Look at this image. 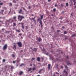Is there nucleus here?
<instances>
[{
	"label": "nucleus",
	"mask_w": 76,
	"mask_h": 76,
	"mask_svg": "<svg viewBox=\"0 0 76 76\" xmlns=\"http://www.w3.org/2000/svg\"><path fill=\"white\" fill-rule=\"evenodd\" d=\"M25 17L22 15H19L18 16V19H20V21H22V19H24Z\"/></svg>",
	"instance_id": "obj_1"
},
{
	"label": "nucleus",
	"mask_w": 76,
	"mask_h": 76,
	"mask_svg": "<svg viewBox=\"0 0 76 76\" xmlns=\"http://www.w3.org/2000/svg\"><path fill=\"white\" fill-rule=\"evenodd\" d=\"M7 22H8V24H9L10 22L11 23H12L13 22V20L12 19L10 18L9 19V20H7Z\"/></svg>",
	"instance_id": "obj_2"
},
{
	"label": "nucleus",
	"mask_w": 76,
	"mask_h": 76,
	"mask_svg": "<svg viewBox=\"0 0 76 76\" xmlns=\"http://www.w3.org/2000/svg\"><path fill=\"white\" fill-rule=\"evenodd\" d=\"M7 45L5 44L3 47V50H6L7 49Z\"/></svg>",
	"instance_id": "obj_3"
},
{
	"label": "nucleus",
	"mask_w": 76,
	"mask_h": 76,
	"mask_svg": "<svg viewBox=\"0 0 76 76\" xmlns=\"http://www.w3.org/2000/svg\"><path fill=\"white\" fill-rule=\"evenodd\" d=\"M17 44L18 45L19 47H22V43H21V42H18L17 43Z\"/></svg>",
	"instance_id": "obj_4"
},
{
	"label": "nucleus",
	"mask_w": 76,
	"mask_h": 76,
	"mask_svg": "<svg viewBox=\"0 0 76 76\" xmlns=\"http://www.w3.org/2000/svg\"><path fill=\"white\" fill-rule=\"evenodd\" d=\"M37 39L39 42H40V41H42V39L40 37H37Z\"/></svg>",
	"instance_id": "obj_5"
},
{
	"label": "nucleus",
	"mask_w": 76,
	"mask_h": 76,
	"mask_svg": "<svg viewBox=\"0 0 76 76\" xmlns=\"http://www.w3.org/2000/svg\"><path fill=\"white\" fill-rule=\"evenodd\" d=\"M39 24L41 25V27L42 28L43 26V25H42V22L41 20H40L39 22Z\"/></svg>",
	"instance_id": "obj_6"
},
{
	"label": "nucleus",
	"mask_w": 76,
	"mask_h": 76,
	"mask_svg": "<svg viewBox=\"0 0 76 76\" xmlns=\"http://www.w3.org/2000/svg\"><path fill=\"white\" fill-rule=\"evenodd\" d=\"M21 28L22 29H25V27H24V26L23 25H24V23H21Z\"/></svg>",
	"instance_id": "obj_7"
},
{
	"label": "nucleus",
	"mask_w": 76,
	"mask_h": 76,
	"mask_svg": "<svg viewBox=\"0 0 76 76\" xmlns=\"http://www.w3.org/2000/svg\"><path fill=\"white\" fill-rule=\"evenodd\" d=\"M12 47L13 50H16V46L15 45H14Z\"/></svg>",
	"instance_id": "obj_8"
},
{
	"label": "nucleus",
	"mask_w": 76,
	"mask_h": 76,
	"mask_svg": "<svg viewBox=\"0 0 76 76\" xmlns=\"http://www.w3.org/2000/svg\"><path fill=\"white\" fill-rule=\"evenodd\" d=\"M48 69L49 70H50V69L51 67V64H48Z\"/></svg>",
	"instance_id": "obj_9"
},
{
	"label": "nucleus",
	"mask_w": 76,
	"mask_h": 76,
	"mask_svg": "<svg viewBox=\"0 0 76 76\" xmlns=\"http://www.w3.org/2000/svg\"><path fill=\"white\" fill-rule=\"evenodd\" d=\"M32 50L33 51H34L36 52L37 51V48H34L33 49L32 48H31Z\"/></svg>",
	"instance_id": "obj_10"
},
{
	"label": "nucleus",
	"mask_w": 76,
	"mask_h": 76,
	"mask_svg": "<svg viewBox=\"0 0 76 76\" xmlns=\"http://www.w3.org/2000/svg\"><path fill=\"white\" fill-rule=\"evenodd\" d=\"M64 73H65V74H66V75H67V74H68V73H67V72H66V71L65 69L64 70Z\"/></svg>",
	"instance_id": "obj_11"
},
{
	"label": "nucleus",
	"mask_w": 76,
	"mask_h": 76,
	"mask_svg": "<svg viewBox=\"0 0 76 76\" xmlns=\"http://www.w3.org/2000/svg\"><path fill=\"white\" fill-rule=\"evenodd\" d=\"M32 70V68H28L27 72H30Z\"/></svg>",
	"instance_id": "obj_12"
},
{
	"label": "nucleus",
	"mask_w": 76,
	"mask_h": 76,
	"mask_svg": "<svg viewBox=\"0 0 76 76\" xmlns=\"http://www.w3.org/2000/svg\"><path fill=\"white\" fill-rule=\"evenodd\" d=\"M23 72L22 71H20L19 73V75L20 76L22 75Z\"/></svg>",
	"instance_id": "obj_13"
},
{
	"label": "nucleus",
	"mask_w": 76,
	"mask_h": 76,
	"mask_svg": "<svg viewBox=\"0 0 76 76\" xmlns=\"http://www.w3.org/2000/svg\"><path fill=\"white\" fill-rule=\"evenodd\" d=\"M67 63L68 65H69V64H70V65H71V64H72L70 63V62H69V61H67Z\"/></svg>",
	"instance_id": "obj_14"
},
{
	"label": "nucleus",
	"mask_w": 76,
	"mask_h": 76,
	"mask_svg": "<svg viewBox=\"0 0 76 76\" xmlns=\"http://www.w3.org/2000/svg\"><path fill=\"white\" fill-rule=\"evenodd\" d=\"M42 70H43V69H40L39 71V73H42V72H42Z\"/></svg>",
	"instance_id": "obj_15"
},
{
	"label": "nucleus",
	"mask_w": 76,
	"mask_h": 76,
	"mask_svg": "<svg viewBox=\"0 0 76 76\" xmlns=\"http://www.w3.org/2000/svg\"><path fill=\"white\" fill-rule=\"evenodd\" d=\"M37 60L38 61H40V58L38 57L37 58Z\"/></svg>",
	"instance_id": "obj_16"
},
{
	"label": "nucleus",
	"mask_w": 76,
	"mask_h": 76,
	"mask_svg": "<svg viewBox=\"0 0 76 76\" xmlns=\"http://www.w3.org/2000/svg\"><path fill=\"white\" fill-rule=\"evenodd\" d=\"M13 19H14V20H15L16 21V16H14L13 17Z\"/></svg>",
	"instance_id": "obj_17"
},
{
	"label": "nucleus",
	"mask_w": 76,
	"mask_h": 76,
	"mask_svg": "<svg viewBox=\"0 0 76 76\" xmlns=\"http://www.w3.org/2000/svg\"><path fill=\"white\" fill-rule=\"evenodd\" d=\"M16 32H20V30H18V29H16Z\"/></svg>",
	"instance_id": "obj_18"
},
{
	"label": "nucleus",
	"mask_w": 76,
	"mask_h": 76,
	"mask_svg": "<svg viewBox=\"0 0 76 76\" xmlns=\"http://www.w3.org/2000/svg\"><path fill=\"white\" fill-rule=\"evenodd\" d=\"M22 12V9H20V10L18 12L19 13H21V12Z\"/></svg>",
	"instance_id": "obj_19"
},
{
	"label": "nucleus",
	"mask_w": 76,
	"mask_h": 76,
	"mask_svg": "<svg viewBox=\"0 0 76 76\" xmlns=\"http://www.w3.org/2000/svg\"><path fill=\"white\" fill-rule=\"evenodd\" d=\"M15 26H16V23H13V25L12 26H13V27H15Z\"/></svg>",
	"instance_id": "obj_20"
},
{
	"label": "nucleus",
	"mask_w": 76,
	"mask_h": 76,
	"mask_svg": "<svg viewBox=\"0 0 76 76\" xmlns=\"http://www.w3.org/2000/svg\"><path fill=\"white\" fill-rule=\"evenodd\" d=\"M33 21H34V23H35V24H36V20H35L34 18L33 19Z\"/></svg>",
	"instance_id": "obj_21"
},
{
	"label": "nucleus",
	"mask_w": 76,
	"mask_h": 76,
	"mask_svg": "<svg viewBox=\"0 0 76 76\" xmlns=\"http://www.w3.org/2000/svg\"><path fill=\"white\" fill-rule=\"evenodd\" d=\"M44 16V15H42L41 16V19H43V17Z\"/></svg>",
	"instance_id": "obj_22"
},
{
	"label": "nucleus",
	"mask_w": 76,
	"mask_h": 76,
	"mask_svg": "<svg viewBox=\"0 0 76 76\" xmlns=\"http://www.w3.org/2000/svg\"><path fill=\"white\" fill-rule=\"evenodd\" d=\"M64 34H67V31H64Z\"/></svg>",
	"instance_id": "obj_23"
},
{
	"label": "nucleus",
	"mask_w": 76,
	"mask_h": 76,
	"mask_svg": "<svg viewBox=\"0 0 76 76\" xmlns=\"http://www.w3.org/2000/svg\"><path fill=\"white\" fill-rule=\"evenodd\" d=\"M1 13L3 14V12H4V10H1Z\"/></svg>",
	"instance_id": "obj_24"
},
{
	"label": "nucleus",
	"mask_w": 76,
	"mask_h": 76,
	"mask_svg": "<svg viewBox=\"0 0 76 76\" xmlns=\"http://www.w3.org/2000/svg\"><path fill=\"white\" fill-rule=\"evenodd\" d=\"M72 37H76V34H75L72 35Z\"/></svg>",
	"instance_id": "obj_25"
},
{
	"label": "nucleus",
	"mask_w": 76,
	"mask_h": 76,
	"mask_svg": "<svg viewBox=\"0 0 76 76\" xmlns=\"http://www.w3.org/2000/svg\"><path fill=\"white\" fill-rule=\"evenodd\" d=\"M9 6H12V3H10Z\"/></svg>",
	"instance_id": "obj_26"
},
{
	"label": "nucleus",
	"mask_w": 76,
	"mask_h": 76,
	"mask_svg": "<svg viewBox=\"0 0 76 76\" xmlns=\"http://www.w3.org/2000/svg\"><path fill=\"white\" fill-rule=\"evenodd\" d=\"M65 67L66 68V69H67V70H68V67H67V66H65Z\"/></svg>",
	"instance_id": "obj_27"
},
{
	"label": "nucleus",
	"mask_w": 76,
	"mask_h": 76,
	"mask_svg": "<svg viewBox=\"0 0 76 76\" xmlns=\"http://www.w3.org/2000/svg\"><path fill=\"white\" fill-rule=\"evenodd\" d=\"M66 6H69V4H68V3L67 2L66 3Z\"/></svg>",
	"instance_id": "obj_28"
},
{
	"label": "nucleus",
	"mask_w": 76,
	"mask_h": 76,
	"mask_svg": "<svg viewBox=\"0 0 76 76\" xmlns=\"http://www.w3.org/2000/svg\"><path fill=\"white\" fill-rule=\"evenodd\" d=\"M53 12H56V8H54V9H53Z\"/></svg>",
	"instance_id": "obj_29"
},
{
	"label": "nucleus",
	"mask_w": 76,
	"mask_h": 76,
	"mask_svg": "<svg viewBox=\"0 0 76 76\" xmlns=\"http://www.w3.org/2000/svg\"><path fill=\"white\" fill-rule=\"evenodd\" d=\"M12 57H15V56L13 54L12 55Z\"/></svg>",
	"instance_id": "obj_30"
},
{
	"label": "nucleus",
	"mask_w": 76,
	"mask_h": 76,
	"mask_svg": "<svg viewBox=\"0 0 76 76\" xmlns=\"http://www.w3.org/2000/svg\"><path fill=\"white\" fill-rule=\"evenodd\" d=\"M28 9H30L31 8V6H28Z\"/></svg>",
	"instance_id": "obj_31"
},
{
	"label": "nucleus",
	"mask_w": 76,
	"mask_h": 76,
	"mask_svg": "<svg viewBox=\"0 0 76 76\" xmlns=\"http://www.w3.org/2000/svg\"><path fill=\"white\" fill-rule=\"evenodd\" d=\"M23 65H24V64H22L20 65V66H23Z\"/></svg>",
	"instance_id": "obj_32"
},
{
	"label": "nucleus",
	"mask_w": 76,
	"mask_h": 76,
	"mask_svg": "<svg viewBox=\"0 0 76 76\" xmlns=\"http://www.w3.org/2000/svg\"><path fill=\"white\" fill-rule=\"evenodd\" d=\"M13 2L15 3H16V1L15 0H13Z\"/></svg>",
	"instance_id": "obj_33"
},
{
	"label": "nucleus",
	"mask_w": 76,
	"mask_h": 76,
	"mask_svg": "<svg viewBox=\"0 0 76 76\" xmlns=\"http://www.w3.org/2000/svg\"><path fill=\"white\" fill-rule=\"evenodd\" d=\"M3 62H5L6 61V60L5 59H3Z\"/></svg>",
	"instance_id": "obj_34"
},
{
	"label": "nucleus",
	"mask_w": 76,
	"mask_h": 76,
	"mask_svg": "<svg viewBox=\"0 0 76 76\" xmlns=\"http://www.w3.org/2000/svg\"><path fill=\"white\" fill-rule=\"evenodd\" d=\"M9 31H6V33H7L8 34H9Z\"/></svg>",
	"instance_id": "obj_35"
},
{
	"label": "nucleus",
	"mask_w": 76,
	"mask_h": 76,
	"mask_svg": "<svg viewBox=\"0 0 76 76\" xmlns=\"http://www.w3.org/2000/svg\"><path fill=\"white\" fill-rule=\"evenodd\" d=\"M35 67H34L33 69V70H35Z\"/></svg>",
	"instance_id": "obj_36"
},
{
	"label": "nucleus",
	"mask_w": 76,
	"mask_h": 76,
	"mask_svg": "<svg viewBox=\"0 0 76 76\" xmlns=\"http://www.w3.org/2000/svg\"><path fill=\"white\" fill-rule=\"evenodd\" d=\"M13 63H14V64H15V63H16V61H14L13 62Z\"/></svg>",
	"instance_id": "obj_37"
},
{
	"label": "nucleus",
	"mask_w": 76,
	"mask_h": 76,
	"mask_svg": "<svg viewBox=\"0 0 76 76\" xmlns=\"http://www.w3.org/2000/svg\"><path fill=\"white\" fill-rule=\"evenodd\" d=\"M18 35H20V36H22V34L20 33V34Z\"/></svg>",
	"instance_id": "obj_38"
},
{
	"label": "nucleus",
	"mask_w": 76,
	"mask_h": 76,
	"mask_svg": "<svg viewBox=\"0 0 76 76\" xmlns=\"http://www.w3.org/2000/svg\"><path fill=\"white\" fill-rule=\"evenodd\" d=\"M73 2H76V0H72Z\"/></svg>",
	"instance_id": "obj_39"
},
{
	"label": "nucleus",
	"mask_w": 76,
	"mask_h": 76,
	"mask_svg": "<svg viewBox=\"0 0 76 76\" xmlns=\"http://www.w3.org/2000/svg\"><path fill=\"white\" fill-rule=\"evenodd\" d=\"M26 29H28V27H27V26H26Z\"/></svg>",
	"instance_id": "obj_40"
},
{
	"label": "nucleus",
	"mask_w": 76,
	"mask_h": 76,
	"mask_svg": "<svg viewBox=\"0 0 76 76\" xmlns=\"http://www.w3.org/2000/svg\"><path fill=\"white\" fill-rule=\"evenodd\" d=\"M11 69H13V66H12L11 67Z\"/></svg>",
	"instance_id": "obj_41"
},
{
	"label": "nucleus",
	"mask_w": 76,
	"mask_h": 76,
	"mask_svg": "<svg viewBox=\"0 0 76 76\" xmlns=\"http://www.w3.org/2000/svg\"><path fill=\"white\" fill-rule=\"evenodd\" d=\"M61 68L62 69H63V66H61Z\"/></svg>",
	"instance_id": "obj_42"
},
{
	"label": "nucleus",
	"mask_w": 76,
	"mask_h": 76,
	"mask_svg": "<svg viewBox=\"0 0 76 76\" xmlns=\"http://www.w3.org/2000/svg\"><path fill=\"white\" fill-rule=\"evenodd\" d=\"M51 1V0H48V2H50Z\"/></svg>",
	"instance_id": "obj_43"
},
{
	"label": "nucleus",
	"mask_w": 76,
	"mask_h": 76,
	"mask_svg": "<svg viewBox=\"0 0 76 76\" xmlns=\"http://www.w3.org/2000/svg\"><path fill=\"white\" fill-rule=\"evenodd\" d=\"M74 5H75V4H76V2H74Z\"/></svg>",
	"instance_id": "obj_44"
},
{
	"label": "nucleus",
	"mask_w": 76,
	"mask_h": 76,
	"mask_svg": "<svg viewBox=\"0 0 76 76\" xmlns=\"http://www.w3.org/2000/svg\"><path fill=\"white\" fill-rule=\"evenodd\" d=\"M0 5H3V3H0Z\"/></svg>",
	"instance_id": "obj_45"
},
{
	"label": "nucleus",
	"mask_w": 76,
	"mask_h": 76,
	"mask_svg": "<svg viewBox=\"0 0 76 76\" xmlns=\"http://www.w3.org/2000/svg\"><path fill=\"white\" fill-rule=\"evenodd\" d=\"M2 37H3V36H2V35L0 36V38H2Z\"/></svg>",
	"instance_id": "obj_46"
},
{
	"label": "nucleus",
	"mask_w": 76,
	"mask_h": 76,
	"mask_svg": "<svg viewBox=\"0 0 76 76\" xmlns=\"http://www.w3.org/2000/svg\"><path fill=\"white\" fill-rule=\"evenodd\" d=\"M4 9H5V10H6L7 9V8L6 7H4Z\"/></svg>",
	"instance_id": "obj_47"
},
{
	"label": "nucleus",
	"mask_w": 76,
	"mask_h": 76,
	"mask_svg": "<svg viewBox=\"0 0 76 76\" xmlns=\"http://www.w3.org/2000/svg\"><path fill=\"white\" fill-rule=\"evenodd\" d=\"M61 6L63 7V5L62 4H61Z\"/></svg>",
	"instance_id": "obj_48"
},
{
	"label": "nucleus",
	"mask_w": 76,
	"mask_h": 76,
	"mask_svg": "<svg viewBox=\"0 0 76 76\" xmlns=\"http://www.w3.org/2000/svg\"><path fill=\"white\" fill-rule=\"evenodd\" d=\"M51 16H54V15L53 14H52L51 15Z\"/></svg>",
	"instance_id": "obj_49"
},
{
	"label": "nucleus",
	"mask_w": 76,
	"mask_h": 76,
	"mask_svg": "<svg viewBox=\"0 0 76 76\" xmlns=\"http://www.w3.org/2000/svg\"><path fill=\"white\" fill-rule=\"evenodd\" d=\"M32 59H33V60H35V58H32Z\"/></svg>",
	"instance_id": "obj_50"
},
{
	"label": "nucleus",
	"mask_w": 76,
	"mask_h": 76,
	"mask_svg": "<svg viewBox=\"0 0 76 76\" xmlns=\"http://www.w3.org/2000/svg\"><path fill=\"white\" fill-rule=\"evenodd\" d=\"M66 58H67V59H68L69 58H68V56H67L66 57Z\"/></svg>",
	"instance_id": "obj_51"
},
{
	"label": "nucleus",
	"mask_w": 76,
	"mask_h": 76,
	"mask_svg": "<svg viewBox=\"0 0 76 76\" xmlns=\"http://www.w3.org/2000/svg\"><path fill=\"white\" fill-rule=\"evenodd\" d=\"M42 59L43 60H44V58H42Z\"/></svg>",
	"instance_id": "obj_52"
},
{
	"label": "nucleus",
	"mask_w": 76,
	"mask_h": 76,
	"mask_svg": "<svg viewBox=\"0 0 76 76\" xmlns=\"http://www.w3.org/2000/svg\"><path fill=\"white\" fill-rule=\"evenodd\" d=\"M57 5H55V7H57Z\"/></svg>",
	"instance_id": "obj_53"
},
{
	"label": "nucleus",
	"mask_w": 76,
	"mask_h": 76,
	"mask_svg": "<svg viewBox=\"0 0 76 76\" xmlns=\"http://www.w3.org/2000/svg\"><path fill=\"white\" fill-rule=\"evenodd\" d=\"M57 32H60V30H58Z\"/></svg>",
	"instance_id": "obj_54"
},
{
	"label": "nucleus",
	"mask_w": 76,
	"mask_h": 76,
	"mask_svg": "<svg viewBox=\"0 0 76 76\" xmlns=\"http://www.w3.org/2000/svg\"><path fill=\"white\" fill-rule=\"evenodd\" d=\"M62 28H64V27L63 26L62 27Z\"/></svg>",
	"instance_id": "obj_55"
},
{
	"label": "nucleus",
	"mask_w": 76,
	"mask_h": 76,
	"mask_svg": "<svg viewBox=\"0 0 76 76\" xmlns=\"http://www.w3.org/2000/svg\"><path fill=\"white\" fill-rule=\"evenodd\" d=\"M56 76V75H55V74H54L53 75V76Z\"/></svg>",
	"instance_id": "obj_56"
},
{
	"label": "nucleus",
	"mask_w": 76,
	"mask_h": 76,
	"mask_svg": "<svg viewBox=\"0 0 76 76\" xmlns=\"http://www.w3.org/2000/svg\"><path fill=\"white\" fill-rule=\"evenodd\" d=\"M16 44V43H13V44Z\"/></svg>",
	"instance_id": "obj_57"
},
{
	"label": "nucleus",
	"mask_w": 76,
	"mask_h": 76,
	"mask_svg": "<svg viewBox=\"0 0 76 76\" xmlns=\"http://www.w3.org/2000/svg\"><path fill=\"white\" fill-rule=\"evenodd\" d=\"M21 39H22L23 38V37H21Z\"/></svg>",
	"instance_id": "obj_58"
},
{
	"label": "nucleus",
	"mask_w": 76,
	"mask_h": 76,
	"mask_svg": "<svg viewBox=\"0 0 76 76\" xmlns=\"http://www.w3.org/2000/svg\"><path fill=\"white\" fill-rule=\"evenodd\" d=\"M15 29V28H13V30H14Z\"/></svg>",
	"instance_id": "obj_59"
},
{
	"label": "nucleus",
	"mask_w": 76,
	"mask_h": 76,
	"mask_svg": "<svg viewBox=\"0 0 76 76\" xmlns=\"http://www.w3.org/2000/svg\"><path fill=\"white\" fill-rule=\"evenodd\" d=\"M21 23H19V24H21Z\"/></svg>",
	"instance_id": "obj_60"
},
{
	"label": "nucleus",
	"mask_w": 76,
	"mask_h": 76,
	"mask_svg": "<svg viewBox=\"0 0 76 76\" xmlns=\"http://www.w3.org/2000/svg\"><path fill=\"white\" fill-rule=\"evenodd\" d=\"M37 76H40V75H37Z\"/></svg>",
	"instance_id": "obj_61"
},
{
	"label": "nucleus",
	"mask_w": 76,
	"mask_h": 76,
	"mask_svg": "<svg viewBox=\"0 0 76 76\" xmlns=\"http://www.w3.org/2000/svg\"><path fill=\"white\" fill-rule=\"evenodd\" d=\"M65 39H67V38H65Z\"/></svg>",
	"instance_id": "obj_62"
},
{
	"label": "nucleus",
	"mask_w": 76,
	"mask_h": 76,
	"mask_svg": "<svg viewBox=\"0 0 76 76\" xmlns=\"http://www.w3.org/2000/svg\"><path fill=\"white\" fill-rule=\"evenodd\" d=\"M2 30H4V28H2Z\"/></svg>",
	"instance_id": "obj_63"
},
{
	"label": "nucleus",
	"mask_w": 76,
	"mask_h": 76,
	"mask_svg": "<svg viewBox=\"0 0 76 76\" xmlns=\"http://www.w3.org/2000/svg\"><path fill=\"white\" fill-rule=\"evenodd\" d=\"M75 8H76V5L75 6Z\"/></svg>",
	"instance_id": "obj_64"
}]
</instances>
